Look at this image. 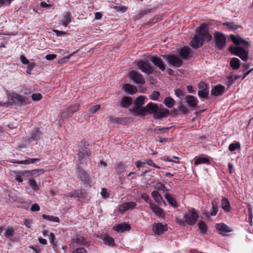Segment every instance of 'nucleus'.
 I'll use <instances>...</instances> for the list:
<instances>
[{
  "label": "nucleus",
  "mask_w": 253,
  "mask_h": 253,
  "mask_svg": "<svg viewBox=\"0 0 253 253\" xmlns=\"http://www.w3.org/2000/svg\"><path fill=\"white\" fill-rule=\"evenodd\" d=\"M230 65L232 69L238 70L240 67L241 62L239 59L234 57L230 60Z\"/></svg>",
  "instance_id": "obj_31"
},
{
  "label": "nucleus",
  "mask_w": 253,
  "mask_h": 253,
  "mask_svg": "<svg viewBox=\"0 0 253 253\" xmlns=\"http://www.w3.org/2000/svg\"><path fill=\"white\" fill-rule=\"evenodd\" d=\"M101 195L104 198H106L108 197V194L107 190L105 188H102L101 191Z\"/></svg>",
  "instance_id": "obj_63"
},
{
  "label": "nucleus",
  "mask_w": 253,
  "mask_h": 253,
  "mask_svg": "<svg viewBox=\"0 0 253 253\" xmlns=\"http://www.w3.org/2000/svg\"><path fill=\"white\" fill-rule=\"evenodd\" d=\"M153 230L155 234L160 235L167 230V226L162 223H154L153 225Z\"/></svg>",
  "instance_id": "obj_19"
},
{
  "label": "nucleus",
  "mask_w": 253,
  "mask_h": 253,
  "mask_svg": "<svg viewBox=\"0 0 253 253\" xmlns=\"http://www.w3.org/2000/svg\"><path fill=\"white\" fill-rule=\"evenodd\" d=\"M132 100L130 97L124 96L121 99L120 105L124 108H127L132 104Z\"/></svg>",
  "instance_id": "obj_29"
},
{
  "label": "nucleus",
  "mask_w": 253,
  "mask_h": 253,
  "mask_svg": "<svg viewBox=\"0 0 253 253\" xmlns=\"http://www.w3.org/2000/svg\"><path fill=\"white\" fill-rule=\"evenodd\" d=\"M80 105L78 103L75 104L72 106H69L64 109L62 113V116L64 118L71 117L74 113L77 112L80 109Z\"/></svg>",
  "instance_id": "obj_11"
},
{
  "label": "nucleus",
  "mask_w": 253,
  "mask_h": 253,
  "mask_svg": "<svg viewBox=\"0 0 253 253\" xmlns=\"http://www.w3.org/2000/svg\"><path fill=\"white\" fill-rule=\"evenodd\" d=\"M32 99L34 101H39L42 98V95L40 93H34L32 95Z\"/></svg>",
  "instance_id": "obj_56"
},
{
  "label": "nucleus",
  "mask_w": 253,
  "mask_h": 253,
  "mask_svg": "<svg viewBox=\"0 0 253 253\" xmlns=\"http://www.w3.org/2000/svg\"><path fill=\"white\" fill-rule=\"evenodd\" d=\"M109 121L119 124L124 125L126 123V119L123 118H114L113 116L109 117Z\"/></svg>",
  "instance_id": "obj_34"
},
{
  "label": "nucleus",
  "mask_w": 253,
  "mask_h": 253,
  "mask_svg": "<svg viewBox=\"0 0 253 253\" xmlns=\"http://www.w3.org/2000/svg\"><path fill=\"white\" fill-rule=\"evenodd\" d=\"M198 227L203 233H205L207 231V225L205 222L202 221H200L198 223Z\"/></svg>",
  "instance_id": "obj_50"
},
{
  "label": "nucleus",
  "mask_w": 253,
  "mask_h": 253,
  "mask_svg": "<svg viewBox=\"0 0 253 253\" xmlns=\"http://www.w3.org/2000/svg\"><path fill=\"white\" fill-rule=\"evenodd\" d=\"M150 208L153 212L158 216L164 217L165 216L164 211L153 203H150Z\"/></svg>",
  "instance_id": "obj_22"
},
{
  "label": "nucleus",
  "mask_w": 253,
  "mask_h": 253,
  "mask_svg": "<svg viewBox=\"0 0 253 253\" xmlns=\"http://www.w3.org/2000/svg\"><path fill=\"white\" fill-rule=\"evenodd\" d=\"M221 207L223 210L226 212L230 211L231 210V206L230 202L226 198H223L221 201Z\"/></svg>",
  "instance_id": "obj_30"
},
{
  "label": "nucleus",
  "mask_w": 253,
  "mask_h": 253,
  "mask_svg": "<svg viewBox=\"0 0 253 253\" xmlns=\"http://www.w3.org/2000/svg\"><path fill=\"white\" fill-rule=\"evenodd\" d=\"M20 59L23 64L28 65L29 64V60L27 59L25 55H21L20 57Z\"/></svg>",
  "instance_id": "obj_60"
},
{
  "label": "nucleus",
  "mask_w": 253,
  "mask_h": 253,
  "mask_svg": "<svg viewBox=\"0 0 253 253\" xmlns=\"http://www.w3.org/2000/svg\"><path fill=\"white\" fill-rule=\"evenodd\" d=\"M82 144L78 151V156L79 158H86L90 156L91 154L90 150L89 148V144L88 142L82 141Z\"/></svg>",
  "instance_id": "obj_9"
},
{
  "label": "nucleus",
  "mask_w": 253,
  "mask_h": 253,
  "mask_svg": "<svg viewBox=\"0 0 253 253\" xmlns=\"http://www.w3.org/2000/svg\"><path fill=\"white\" fill-rule=\"evenodd\" d=\"M102 240L104 243L108 246H113L114 244V240L112 237L110 236H104L103 237Z\"/></svg>",
  "instance_id": "obj_40"
},
{
  "label": "nucleus",
  "mask_w": 253,
  "mask_h": 253,
  "mask_svg": "<svg viewBox=\"0 0 253 253\" xmlns=\"http://www.w3.org/2000/svg\"><path fill=\"white\" fill-rule=\"evenodd\" d=\"M213 38L215 47L219 50H222L225 47L226 38L223 33L216 32L213 34Z\"/></svg>",
  "instance_id": "obj_4"
},
{
  "label": "nucleus",
  "mask_w": 253,
  "mask_h": 253,
  "mask_svg": "<svg viewBox=\"0 0 253 253\" xmlns=\"http://www.w3.org/2000/svg\"><path fill=\"white\" fill-rule=\"evenodd\" d=\"M186 102L187 105L191 108V109H194L197 106L198 103V100L193 95H187L185 97Z\"/></svg>",
  "instance_id": "obj_20"
},
{
  "label": "nucleus",
  "mask_w": 253,
  "mask_h": 253,
  "mask_svg": "<svg viewBox=\"0 0 253 253\" xmlns=\"http://www.w3.org/2000/svg\"><path fill=\"white\" fill-rule=\"evenodd\" d=\"M36 63L34 62H32L29 64L28 66H27V70L26 71V72L28 74L30 75L31 74V72L36 66Z\"/></svg>",
  "instance_id": "obj_54"
},
{
  "label": "nucleus",
  "mask_w": 253,
  "mask_h": 253,
  "mask_svg": "<svg viewBox=\"0 0 253 253\" xmlns=\"http://www.w3.org/2000/svg\"><path fill=\"white\" fill-rule=\"evenodd\" d=\"M175 95L179 98H181L184 96L185 92L179 88H177L174 90Z\"/></svg>",
  "instance_id": "obj_53"
},
{
  "label": "nucleus",
  "mask_w": 253,
  "mask_h": 253,
  "mask_svg": "<svg viewBox=\"0 0 253 253\" xmlns=\"http://www.w3.org/2000/svg\"><path fill=\"white\" fill-rule=\"evenodd\" d=\"M152 196L155 202L160 206L163 205L166 206V204L164 201L163 198L157 191H154L151 193Z\"/></svg>",
  "instance_id": "obj_23"
},
{
  "label": "nucleus",
  "mask_w": 253,
  "mask_h": 253,
  "mask_svg": "<svg viewBox=\"0 0 253 253\" xmlns=\"http://www.w3.org/2000/svg\"><path fill=\"white\" fill-rule=\"evenodd\" d=\"M80 167L79 165L77 171L78 177L84 183L89 184L90 180L88 174L84 170L80 169Z\"/></svg>",
  "instance_id": "obj_12"
},
{
  "label": "nucleus",
  "mask_w": 253,
  "mask_h": 253,
  "mask_svg": "<svg viewBox=\"0 0 253 253\" xmlns=\"http://www.w3.org/2000/svg\"><path fill=\"white\" fill-rule=\"evenodd\" d=\"M225 91L224 86L218 84L215 86L211 90V94L215 96H221Z\"/></svg>",
  "instance_id": "obj_21"
},
{
  "label": "nucleus",
  "mask_w": 253,
  "mask_h": 253,
  "mask_svg": "<svg viewBox=\"0 0 253 253\" xmlns=\"http://www.w3.org/2000/svg\"><path fill=\"white\" fill-rule=\"evenodd\" d=\"M230 39L233 43L237 45H241L246 47H248L250 45L249 42L248 41L242 39L239 37L235 36L232 34L230 35Z\"/></svg>",
  "instance_id": "obj_15"
},
{
  "label": "nucleus",
  "mask_w": 253,
  "mask_h": 253,
  "mask_svg": "<svg viewBox=\"0 0 253 253\" xmlns=\"http://www.w3.org/2000/svg\"><path fill=\"white\" fill-rule=\"evenodd\" d=\"M198 94L201 98H206L209 95V91L199 90Z\"/></svg>",
  "instance_id": "obj_52"
},
{
  "label": "nucleus",
  "mask_w": 253,
  "mask_h": 253,
  "mask_svg": "<svg viewBox=\"0 0 253 253\" xmlns=\"http://www.w3.org/2000/svg\"><path fill=\"white\" fill-rule=\"evenodd\" d=\"M42 217L43 219L48 221L58 223L60 221L59 218L58 217L54 216L52 215H47L42 214Z\"/></svg>",
  "instance_id": "obj_39"
},
{
  "label": "nucleus",
  "mask_w": 253,
  "mask_h": 253,
  "mask_svg": "<svg viewBox=\"0 0 253 253\" xmlns=\"http://www.w3.org/2000/svg\"><path fill=\"white\" fill-rule=\"evenodd\" d=\"M125 91L130 94H133L137 92V89L136 87L129 84H126L123 85V87Z\"/></svg>",
  "instance_id": "obj_27"
},
{
  "label": "nucleus",
  "mask_w": 253,
  "mask_h": 253,
  "mask_svg": "<svg viewBox=\"0 0 253 253\" xmlns=\"http://www.w3.org/2000/svg\"><path fill=\"white\" fill-rule=\"evenodd\" d=\"M157 104L149 102L144 108H134L133 109V115L146 116L147 113L149 114H155L158 111Z\"/></svg>",
  "instance_id": "obj_1"
},
{
  "label": "nucleus",
  "mask_w": 253,
  "mask_h": 253,
  "mask_svg": "<svg viewBox=\"0 0 253 253\" xmlns=\"http://www.w3.org/2000/svg\"><path fill=\"white\" fill-rule=\"evenodd\" d=\"M129 76L130 78L136 84H144L145 83L142 75L135 70L130 71Z\"/></svg>",
  "instance_id": "obj_10"
},
{
  "label": "nucleus",
  "mask_w": 253,
  "mask_h": 253,
  "mask_svg": "<svg viewBox=\"0 0 253 253\" xmlns=\"http://www.w3.org/2000/svg\"><path fill=\"white\" fill-rule=\"evenodd\" d=\"M78 51V50H76V51H74V52H73L72 54H70L68 56L64 57L62 59L59 60L58 63H60V64H62V63H66V62H68V60H69V59L72 56H73L74 54H75V53H76Z\"/></svg>",
  "instance_id": "obj_46"
},
{
  "label": "nucleus",
  "mask_w": 253,
  "mask_h": 253,
  "mask_svg": "<svg viewBox=\"0 0 253 253\" xmlns=\"http://www.w3.org/2000/svg\"><path fill=\"white\" fill-rule=\"evenodd\" d=\"M42 133L40 130L39 128H36L31 133V136L28 138L29 142L38 140L41 139L42 137Z\"/></svg>",
  "instance_id": "obj_24"
},
{
  "label": "nucleus",
  "mask_w": 253,
  "mask_h": 253,
  "mask_svg": "<svg viewBox=\"0 0 253 253\" xmlns=\"http://www.w3.org/2000/svg\"><path fill=\"white\" fill-rule=\"evenodd\" d=\"M241 145L239 142H236L235 143H231L229 146V150L230 151H234L236 150H240Z\"/></svg>",
  "instance_id": "obj_42"
},
{
  "label": "nucleus",
  "mask_w": 253,
  "mask_h": 253,
  "mask_svg": "<svg viewBox=\"0 0 253 253\" xmlns=\"http://www.w3.org/2000/svg\"><path fill=\"white\" fill-rule=\"evenodd\" d=\"M191 52V49L188 46H184L180 49L179 55L181 58L187 59Z\"/></svg>",
  "instance_id": "obj_26"
},
{
  "label": "nucleus",
  "mask_w": 253,
  "mask_h": 253,
  "mask_svg": "<svg viewBox=\"0 0 253 253\" xmlns=\"http://www.w3.org/2000/svg\"><path fill=\"white\" fill-rule=\"evenodd\" d=\"M210 159H196L195 165H198L201 164H209Z\"/></svg>",
  "instance_id": "obj_55"
},
{
  "label": "nucleus",
  "mask_w": 253,
  "mask_h": 253,
  "mask_svg": "<svg viewBox=\"0 0 253 253\" xmlns=\"http://www.w3.org/2000/svg\"><path fill=\"white\" fill-rule=\"evenodd\" d=\"M153 11L152 8H147L140 11L136 15L137 18H140L142 16L150 13Z\"/></svg>",
  "instance_id": "obj_44"
},
{
  "label": "nucleus",
  "mask_w": 253,
  "mask_h": 253,
  "mask_svg": "<svg viewBox=\"0 0 253 253\" xmlns=\"http://www.w3.org/2000/svg\"><path fill=\"white\" fill-rule=\"evenodd\" d=\"M5 230L4 235L8 239H11L14 236V231L12 228L7 227L5 228H3Z\"/></svg>",
  "instance_id": "obj_37"
},
{
  "label": "nucleus",
  "mask_w": 253,
  "mask_h": 253,
  "mask_svg": "<svg viewBox=\"0 0 253 253\" xmlns=\"http://www.w3.org/2000/svg\"><path fill=\"white\" fill-rule=\"evenodd\" d=\"M73 253H87V251L84 248H78Z\"/></svg>",
  "instance_id": "obj_62"
},
{
  "label": "nucleus",
  "mask_w": 253,
  "mask_h": 253,
  "mask_svg": "<svg viewBox=\"0 0 253 253\" xmlns=\"http://www.w3.org/2000/svg\"><path fill=\"white\" fill-rule=\"evenodd\" d=\"M100 108V105H96L89 109V112L90 113H95Z\"/></svg>",
  "instance_id": "obj_58"
},
{
  "label": "nucleus",
  "mask_w": 253,
  "mask_h": 253,
  "mask_svg": "<svg viewBox=\"0 0 253 253\" xmlns=\"http://www.w3.org/2000/svg\"><path fill=\"white\" fill-rule=\"evenodd\" d=\"M39 160V159H25V160L18 162L17 163L20 164L28 165L30 164H33L35 163L37 160Z\"/></svg>",
  "instance_id": "obj_49"
},
{
  "label": "nucleus",
  "mask_w": 253,
  "mask_h": 253,
  "mask_svg": "<svg viewBox=\"0 0 253 253\" xmlns=\"http://www.w3.org/2000/svg\"><path fill=\"white\" fill-rule=\"evenodd\" d=\"M72 20V15L70 12H65L61 20V24L65 27H67Z\"/></svg>",
  "instance_id": "obj_25"
},
{
  "label": "nucleus",
  "mask_w": 253,
  "mask_h": 253,
  "mask_svg": "<svg viewBox=\"0 0 253 253\" xmlns=\"http://www.w3.org/2000/svg\"><path fill=\"white\" fill-rule=\"evenodd\" d=\"M197 35H200L202 38L205 41L210 42L212 40V36L209 32L208 25L206 23H202L196 29Z\"/></svg>",
  "instance_id": "obj_3"
},
{
  "label": "nucleus",
  "mask_w": 253,
  "mask_h": 253,
  "mask_svg": "<svg viewBox=\"0 0 253 253\" xmlns=\"http://www.w3.org/2000/svg\"><path fill=\"white\" fill-rule=\"evenodd\" d=\"M154 188L158 190L163 191L165 192L166 190V188L164 184L161 182L157 183L155 186Z\"/></svg>",
  "instance_id": "obj_47"
},
{
  "label": "nucleus",
  "mask_w": 253,
  "mask_h": 253,
  "mask_svg": "<svg viewBox=\"0 0 253 253\" xmlns=\"http://www.w3.org/2000/svg\"><path fill=\"white\" fill-rule=\"evenodd\" d=\"M57 55L54 54H48L45 56V58L47 60H52L56 58Z\"/></svg>",
  "instance_id": "obj_64"
},
{
  "label": "nucleus",
  "mask_w": 253,
  "mask_h": 253,
  "mask_svg": "<svg viewBox=\"0 0 253 253\" xmlns=\"http://www.w3.org/2000/svg\"><path fill=\"white\" fill-rule=\"evenodd\" d=\"M178 110L180 114H186L188 112V110L181 102L179 103Z\"/></svg>",
  "instance_id": "obj_45"
},
{
  "label": "nucleus",
  "mask_w": 253,
  "mask_h": 253,
  "mask_svg": "<svg viewBox=\"0 0 253 253\" xmlns=\"http://www.w3.org/2000/svg\"><path fill=\"white\" fill-rule=\"evenodd\" d=\"M222 25L223 26H226L227 28L229 30H236L238 29V25L234 22H224Z\"/></svg>",
  "instance_id": "obj_43"
},
{
  "label": "nucleus",
  "mask_w": 253,
  "mask_h": 253,
  "mask_svg": "<svg viewBox=\"0 0 253 253\" xmlns=\"http://www.w3.org/2000/svg\"><path fill=\"white\" fill-rule=\"evenodd\" d=\"M163 57L167 60L169 65L174 67L179 68L183 63V60L179 57L173 54H165Z\"/></svg>",
  "instance_id": "obj_5"
},
{
  "label": "nucleus",
  "mask_w": 253,
  "mask_h": 253,
  "mask_svg": "<svg viewBox=\"0 0 253 253\" xmlns=\"http://www.w3.org/2000/svg\"><path fill=\"white\" fill-rule=\"evenodd\" d=\"M141 197L146 202L148 203L149 204V205L150 206V203L152 202L150 200L148 194L146 193H143L141 194Z\"/></svg>",
  "instance_id": "obj_59"
},
{
  "label": "nucleus",
  "mask_w": 253,
  "mask_h": 253,
  "mask_svg": "<svg viewBox=\"0 0 253 253\" xmlns=\"http://www.w3.org/2000/svg\"><path fill=\"white\" fill-rule=\"evenodd\" d=\"M114 229L118 232H123L129 230L130 227L128 224L124 223L120 224L117 226L114 227Z\"/></svg>",
  "instance_id": "obj_28"
},
{
  "label": "nucleus",
  "mask_w": 253,
  "mask_h": 253,
  "mask_svg": "<svg viewBox=\"0 0 253 253\" xmlns=\"http://www.w3.org/2000/svg\"><path fill=\"white\" fill-rule=\"evenodd\" d=\"M160 95L159 91H154L151 95V99L153 100H157Z\"/></svg>",
  "instance_id": "obj_57"
},
{
  "label": "nucleus",
  "mask_w": 253,
  "mask_h": 253,
  "mask_svg": "<svg viewBox=\"0 0 253 253\" xmlns=\"http://www.w3.org/2000/svg\"><path fill=\"white\" fill-rule=\"evenodd\" d=\"M136 66L142 72L146 74L150 75L154 73V68L147 61L139 60L137 61Z\"/></svg>",
  "instance_id": "obj_6"
},
{
  "label": "nucleus",
  "mask_w": 253,
  "mask_h": 253,
  "mask_svg": "<svg viewBox=\"0 0 253 253\" xmlns=\"http://www.w3.org/2000/svg\"><path fill=\"white\" fill-rule=\"evenodd\" d=\"M162 20V16L158 15L154 17L153 18L149 20L148 22V25L149 26H152L156 23Z\"/></svg>",
  "instance_id": "obj_41"
},
{
  "label": "nucleus",
  "mask_w": 253,
  "mask_h": 253,
  "mask_svg": "<svg viewBox=\"0 0 253 253\" xmlns=\"http://www.w3.org/2000/svg\"><path fill=\"white\" fill-rule=\"evenodd\" d=\"M212 210L210 211V214L212 216L215 215L218 211V208L217 206V202L215 200L212 201Z\"/></svg>",
  "instance_id": "obj_38"
},
{
  "label": "nucleus",
  "mask_w": 253,
  "mask_h": 253,
  "mask_svg": "<svg viewBox=\"0 0 253 253\" xmlns=\"http://www.w3.org/2000/svg\"><path fill=\"white\" fill-rule=\"evenodd\" d=\"M40 210V207L38 204H33L31 207L32 211H38Z\"/></svg>",
  "instance_id": "obj_61"
},
{
  "label": "nucleus",
  "mask_w": 253,
  "mask_h": 253,
  "mask_svg": "<svg viewBox=\"0 0 253 253\" xmlns=\"http://www.w3.org/2000/svg\"><path fill=\"white\" fill-rule=\"evenodd\" d=\"M11 98L14 103H17L20 105H26L31 102L29 97L23 96L15 92L11 93Z\"/></svg>",
  "instance_id": "obj_7"
},
{
  "label": "nucleus",
  "mask_w": 253,
  "mask_h": 253,
  "mask_svg": "<svg viewBox=\"0 0 253 253\" xmlns=\"http://www.w3.org/2000/svg\"><path fill=\"white\" fill-rule=\"evenodd\" d=\"M71 243L76 244L77 245H84L86 243V241L84 237L77 236L71 240Z\"/></svg>",
  "instance_id": "obj_32"
},
{
  "label": "nucleus",
  "mask_w": 253,
  "mask_h": 253,
  "mask_svg": "<svg viewBox=\"0 0 253 253\" xmlns=\"http://www.w3.org/2000/svg\"><path fill=\"white\" fill-rule=\"evenodd\" d=\"M145 98V97L142 95L137 97L134 101V105L136 106L135 108H140L144 103Z\"/></svg>",
  "instance_id": "obj_35"
},
{
  "label": "nucleus",
  "mask_w": 253,
  "mask_h": 253,
  "mask_svg": "<svg viewBox=\"0 0 253 253\" xmlns=\"http://www.w3.org/2000/svg\"><path fill=\"white\" fill-rule=\"evenodd\" d=\"M198 217V215L193 208L189 209L188 211L184 215L185 220L189 225L195 224Z\"/></svg>",
  "instance_id": "obj_8"
},
{
  "label": "nucleus",
  "mask_w": 253,
  "mask_h": 253,
  "mask_svg": "<svg viewBox=\"0 0 253 253\" xmlns=\"http://www.w3.org/2000/svg\"><path fill=\"white\" fill-rule=\"evenodd\" d=\"M165 196L166 199H167V200L170 205H171L174 208H176L177 207L176 201L171 196V195L169 194L168 192H166L165 195Z\"/></svg>",
  "instance_id": "obj_33"
},
{
  "label": "nucleus",
  "mask_w": 253,
  "mask_h": 253,
  "mask_svg": "<svg viewBox=\"0 0 253 253\" xmlns=\"http://www.w3.org/2000/svg\"><path fill=\"white\" fill-rule=\"evenodd\" d=\"M164 104L169 108H172L175 105V101L171 97H167L164 100Z\"/></svg>",
  "instance_id": "obj_36"
},
{
  "label": "nucleus",
  "mask_w": 253,
  "mask_h": 253,
  "mask_svg": "<svg viewBox=\"0 0 253 253\" xmlns=\"http://www.w3.org/2000/svg\"><path fill=\"white\" fill-rule=\"evenodd\" d=\"M150 61L159 69L164 71L166 69V65L162 59L157 56H152L150 58Z\"/></svg>",
  "instance_id": "obj_13"
},
{
  "label": "nucleus",
  "mask_w": 253,
  "mask_h": 253,
  "mask_svg": "<svg viewBox=\"0 0 253 253\" xmlns=\"http://www.w3.org/2000/svg\"><path fill=\"white\" fill-rule=\"evenodd\" d=\"M198 87L200 90L209 91V87L207 84L203 82H201L199 83Z\"/></svg>",
  "instance_id": "obj_51"
},
{
  "label": "nucleus",
  "mask_w": 253,
  "mask_h": 253,
  "mask_svg": "<svg viewBox=\"0 0 253 253\" xmlns=\"http://www.w3.org/2000/svg\"><path fill=\"white\" fill-rule=\"evenodd\" d=\"M169 111L165 108H159L158 111L153 115L155 119H161L163 118L167 117L169 115Z\"/></svg>",
  "instance_id": "obj_17"
},
{
  "label": "nucleus",
  "mask_w": 253,
  "mask_h": 253,
  "mask_svg": "<svg viewBox=\"0 0 253 253\" xmlns=\"http://www.w3.org/2000/svg\"><path fill=\"white\" fill-rule=\"evenodd\" d=\"M29 185L31 188L34 190H37L39 189V187L35 180L31 179L29 180Z\"/></svg>",
  "instance_id": "obj_48"
},
{
  "label": "nucleus",
  "mask_w": 253,
  "mask_h": 253,
  "mask_svg": "<svg viewBox=\"0 0 253 253\" xmlns=\"http://www.w3.org/2000/svg\"><path fill=\"white\" fill-rule=\"evenodd\" d=\"M215 227L219 233L223 236H227L228 233L232 231V229L230 227L222 223L217 224L215 225Z\"/></svg>",
  "instance_id": "obj_16"
},
{
  "label": "nucleus",
  "mask_w": 253,
  "mask_h": 253,
  "mask_svg": "<svg viewBox=\"0 0 253 253\" xmlns=\"http://www.w3.org/2000/svg\"><path fill=\"white\" fill-rule=\"evenodd\" d=\"M229 50L232 54L239 57L244 61H247L249 58L248 51L242 47L231 46Z\"/></svg>",
  "instance_id": "obj_2"
},
{
  "label": "nucleus",
  "mask_w": 253,
  "mask_h": 253,
  "mask_svg": "<svg viewBox=\"0 0 253 253\" xmlns=\"http://www.w3.org/2000/svg\"><path fill=\"white\" fill-rule=\"evenodd\" d=\"M136 206V204L133 202H129L120 205L119 211L122 213L127 210H132Z\"/></svg>",
  "instance_id": "obj_18"
},
{
  "label": "nucleus",
  "mask_w": 253,
  "mask_h": 253,
  "mask_svg": "<svg viewBox=\"0 0 253 253\" xmlns=\"http://www.w3.org/2000/svg\"><path fill=\"white\" fill-rule=\"evenodd\" d=\"M204 40L200 35H196L191 41L190 45L194 49L201 47L203 44Z\"/></svg>",
  "instance_id": "obj_14"
}]
</instances>
